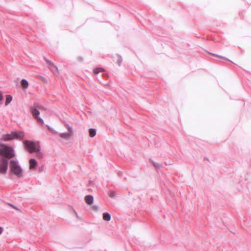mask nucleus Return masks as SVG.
Segmentation results:
<instances>
[{
    "label": "nucleus",
    "instance_id": "3",
    "mask_svg": "<svg viewBox=\"0 0 251 251\" xmlns=\"http://www.w3.org/2000/svg\"><path fill=\"white\" fill-rule=\"evenodd\" d=\"M25 134L22 131L14 130L10 133L3 134L2 139L5 141H8L14 139L22 140L24 139Z\"/></svg>",
    "mask_w": 251,
    "mask_h": 251
},
{
    "label": "nucleus",
    "instance_id": "1",
    "mask_svg": "<svg viewBox=\"0 0 251 251\" xmlns=\"http://www.w3.org/2000/svg\"><path fill=\"white\" fill-rule=\"evenodd\" d=\"M24 144L26 151L31 153H36L37 156L38 157H42L43 154L40 151V146L37 144L30 141H25Z\"/></svg>",
    "mask_w": 251,
    "mask_h": 251
},
{
    "label": "nucleus",
    "instance_id": "2",
    "mask_svg": "<svg viewBox=\"0 0 251 251\" xmlns=\"http://www.w3.org/2000/svg\"><path fill=\"white\" fill-rule=\"evenodd\" d=\"M9 168L11 174L20 178L23 176V170L17 161L11 160L9 165Z\"/></svg>",
    "mask_w": 251,
    "mask_h": 251
},
{
    "label": "nucleus",
    "instance_id": "19",
    "mask_svg": "<svg viewBox=\"0 0 251 251\" xmlns=\"http://www.w3.org/2000/svg\"><path fill=\"white\" fill-rule=\"evenodd\" d=\"M110 195L111 197H114L115 196L114 193L113 192H110Z\"/></svg>",
    "mask_w": 251,
    "mask_h": 251
},
{
    "label": "nucleus",
    "instance_id": "12",
    "mask_svg": "<svg viewBox=\"0 0 251 251\" xmlns=\"http://www.w3.org/2000/svg\"><path fill=\"white\" fill-rule=\"evenodd\" d=\"M21 85L23 88H27L28 86V82L25 79H23L21 80Z\"/></svg>",
    "mask_w": 251,
    "mask_h": 251
},
{
    "label": "nucleus",
    "instance_id": "6",
    "mask_svg": "<svg viewBox=\"0 0 251 251\" xmlns=\"http://www.w3.org/2000/svg\"><path fill=\"white\" fill-rule=\"evenodd\" d=\"M31 112L34 118L37 119L41 124L43 125L44 124V120L39 117V115H40V111L38 109L35 107H32L31 108Z\"/></svg>",
    "mask_w": 251,
    "mask_h": 251
},
{
    "label": "nucleus",
    "instance_id": "18",
    "mask_svg": "<svg viewBox=\"0 0 251 251\" xmlns=\"http://www.w3.org/2000/svg\"><path fill=\"white\" fill-rule=\"evenodd\" d=\"M50 69L53 71V70H54L55 69L56 70L57 68L55 66H54L53 65H52V67H51V68Z\"/></svg>",
    "mask_w": 251,
    "mask_h": 251
},
{
    "label": "nucleus",
    "instance_id": "7",
    "mask_svg": "<svg viewBox=\"0 0 251 251\" xmlns=\"http://www.w3.org/2000/svg\"><path fill=\"white\" fill-rule=\"evenodd\" d=\"M59 135L61 138L65 140H69L73 136V134L68 132L60 133Z\"/></svg>",
    "mask_w": 251,
    "mask_h": 251
},
{
    "label": "nucleus",
    "instance_id": "21",
    "mask_svg": "<svg viewBox=\"0 0 251 251\" xmlns=\"http://www.w3.org/2000/svg\"><path fill=\"white\" fill-rule=\"evenodd\" d=\"M121 61L122 60H121L120 61H119V65H120L121 63Z\"/></svg>",
    "mask_w": 251,
    "mask_h": 251
},
{
    "label": "nucleus",
    "instance_id": "9",
    "mask_svg": "<svg viewBox=\"0 0 251 251\" xmlns=\"http://www.w3.org/2000/svg\"><path fill=\"white\" fill-rule=\"evenodd\" d=\"M93 200V197L91 195H87L85 197V201L89 205H91L92 204Z\"/></svg>",
    "mask_w": 251,
    "mask_h": 251
},
{
    "label": "nucleus",
    "instance_id": "11",
    "mask_svg": "<svg viewBox=\"0 0 251 251\" xmlns=\"http://www.w3.org/2000/svg\"><path fill=\"white\" fill-rule=\"evenodd\" d=\"M12 97L11 96L9 95H6L5 105L6 106L8 104H9L12 101Z\"/></svg>",
    "mask_w": 251,
    "mask_h": 251
},
{
    "label": "nucleus",
    "instance_id": "8",
    "mask_svg": "<svg viewBox=\"0 0 251 251\" xmlns=\"http://www.w3.org/2000/svg\"><path fill=\"white\" fill-rule=\"evenodd\" d=\"M29 169L30 170H34L37 166V162L35 159H30L29 161Z\"/></svg>",
    "mask_w": 251,
    "mask_h": 251
},
{
    "label": "nucleus",
    "instance_id": "13",
    "mask_svg": "<svg viewBox=\"0 0 251 251\" xmlns=\"http://www.w3.org/2000/svg\"><path fill=\"white\" fill-rule=\"evenodd\" d=\"M96 134V130L94 128H90L89 129V135L91 137H94Z\"/></svg>",
    "mask_w": 251,
    "mask_h": 251
},
{
    "label": "nucleus",
    "instance_id": "16",
    "mask_svg": "<svg viewBox=\"0 0 251 251\" xmlns=\"http://www.w3.org/2000/svg\"><path fill=\"white\" fill-rule=\"evenodd\" d=\"M3 100V95L2 93L0 91V101H2Z\"/></svg>",
    "mask_w": 251,
    "mask_h": 251
},
{
    "label": "nucleus",
    "instance_id": "5",
    "mask_svg": "<svg viewBox=\"0 0 251 251\" xmlns=\"http://www.w3.org/2000/svg\"><path fill=\"white\" fill-rule=\"evenodd\" d=\"M8 160L4 158H0V174H5L8 168Z\"/></svg>",
    "mask_w": 251,
    "mask_h": 251
},
{
    "label": "nucleus",
    "instance_id": "15",
    "mask_svg": "<svg viewBox=\"0 0 251 251\" xmlns=\"http://www.w3.org/2000/svg\"><path fill=\"white\" fill-rule=\"evenodd\" d=\"M66 126L68 128V132H69L74 135V133L73 127L72 126H70V125H69L68 124H66Z\"/></svg>",
    "mask_w": 251,
    "mask_h": 251
},
{
    "label": "nucleus",
    "instance_id": "20",
    "mask_svg": "<svg viewBox=\"0 0 251 251\" xmlns=\"http://www.w3.org/2000/svg\"><path fill=\"white\" fill-rule=\"evenodd\" d=\"M3 231V228L0 226V234L2 233Z\"/></svg>",
    "mask_w": 251,
    "mask_h": 251
},
{
    "label": "nucleus",
    "instance_id": "10",
    "mask_svg": "<svg viewBox=\"0 0 251 251\" xmlns=\"http://www.w3.org/2000/svg\"><path fill=\"white\" fill-rule=\"evenodd\" d=\"M102 218L104 221H109L111 219V216L108 213H104Z\"/></svg>",
    "mask_w": 251,
    "mask_h": 251
},
{
    "label": "nucleus",
    "instance_id": "4",
    "mask_svg": "<svg viewBox=\"0 0 251 251\" xmlns=\"http://www.w3.org/2000/svg\"><path fill=\"white\" fill-rule=\"evenodd\" d=\"M0 155L10 159L15 155L14 151L12 147L0 144Z\"/></svg>",
    "mask_w": 251,
    "mask_h": 251
},
{
    "label": "nucleus",
    "instance_id": "14",
    "mask_svg": "<svg viewBox=\"0 0 251 251\" xmlns=\"http://www.w3.org/2000/svg\"><path fill=\"white\" fill-rule=\"evenodd\" d=\"M104 71V69L102 68H96L94 69L93 72L95 74H98L100 72H102Z\"/></svg>",
    "mask_w": 251,
    "mask_h": 251
},
{
    "label": "nucleus",
    "instance_id": "22",
    "mask_svg": "<svg viewBox=\"0 0 251 251\" xmlns=\"http://www.w3.org/2000/svg\"><path fill=\"white\" fill-rule=\"evenodd\" d=\"M11 206H12L13 207H14L15 209H18V208H17L16 207H14V206H12L11 205H10Z\"/></svg>",
    "mask_w": 251,
    "mask_h": 251
},
{
    "label": "nucleus",
    "instance_id": "17",
    "mask_svg": "<svg viewBox=\"0 0 251 251\" xmlns=\"http://www.w3.org/2000/svg\"><path fill=\"white\" fill-rule=\"evenodd\" d=\"M48 128H49L50 130H51L52 131V132H53V133H57V132L56 131L54 130H53V129H51L50 126H48Z\"/></svg>",
    "mask_w": 251,
    "mask_h": 251
}]
</instances>
